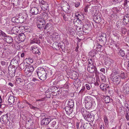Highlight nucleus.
Segmentation results:
<instances>
[{
	"mask_svg": "<svg viewBox=\"0 0 129 129\" xmlns=\"http://www.w3.org/2000/svg\"><path fill=\"white\" fill-rule=\"evenodd\" d=\"M39 11L37 8L36 7H33L31 8L30 12L33 15H37Z\"/></svg>",
	"mask_w": 129,
	"mask_h": 129,
	"instance_id": "nucleus-24",
	"label": "nucleus"
},
{
	"mask_svg": "<svg viewBox=\"0 0 129 129\" xmlns=\"http://www.w3.org/2000/svg\"><path fill=\"white\" fill-rule=\"evenodd\" d=\"M107 85L104 84L103 83L100 85V88L102 90L104 91H106L107 90L106 88Z\"/></svg>",
	"mask_w": 129,
	"mask_h": 129,
	"instance_id": "nucleus-32",
	"label": "nucleus"
},
{
	"mask_svg": "<svg viewBox=\"0 0 129 129\" xmlns=\"http://www.w3.org/2000/svg\"><path fill=\"white\" fill-rule=\"evenodd\" d=\"M32 73L30 72H27L24 71V75L26 77H29L31 75Z\"/></svg>",
	"mask_w": 129,
	"mask_h": 129,
	"instance_id": "nucleus-50",
	"label": "nucleus"
},
{
	"mask_svg": "<svg viewBox=\"0 0 129 129\" xmlns=\"http://www.w3.org/2000/svg\"><path fill=\"white\" fill-rule=\"evenodd\" d=\"M26 37L25 35L23 33L20 34L18 37H17V39L19 41V43L21 42H23L25 40Z\"/></svg>",
	"mask_w": 129,
	"mask_h": 129,
	"instance_id": "nucleus-12",
	"label": "nucleus"
},
{
	"mask_svg": "<svg viewBox=\"0 0 129 129\" xmlns=\"http://www.w3.org/2000/svg\"><path fill=\"white\" fill-rule=\"evenodd\" d=\"M9 76L11 78L13 77L15 75V73L9 71Z\"/></svg>",
	"mask_w": 129,
	"mask_h": 129,
	"instance_id": "nucleus-48",
	"label": "nucleus"
},
{
	"mask_svg": "<svg viewBox=\"0 0 129 129\" xmlns=\"http://www.w3.org/2000/svg\"><path fill=\"white\" fill-rule=\"evenodd\" d=\"M111 43H112V44L113 43H114V44L115 46L116 47H117L118 49V47H119V44L118 43H117L115 42V41H113V40H111Z\"/></svg>",
	"mask_w": 129,
	"mask_h": 129,
	"instance_id": "nucleus-55",
	"label": "nucleus"
},
{
	"mask_svg": "<svg viewBox=\"0 0 129 129\" xmlns=\"http://www.w3.org/2000/svg\"><path fill=\"white\" fill-rule=\"evenodd\" d=\"M103 119L105 125H108L109 123V121L106 115H104Z\"/></svg>",
	"mask_w": 129,
	"mask_h": 129,
	"instance_id": "nucleus-43",
	"label": "nucleus"
},
{
	"mask_svg": "<svg viewBox=\"0 0 129 129\" xmlns=\"http://www.w3.org/2000/svg\"><path fill=\"white\" fill-rule=\"evenodd\" d=\"M111 80L113 82L116 83V84H118L120 83L121 81V78L118 75H115L112 76L111 77Z\"/></svg>",
	"mask_w": 129,
	"mask_h": 129,
	"instance_id": "nucleus-3",
	"label": "nucleus"
},
{
	"mask_svg": "<svg viewBox=\"0 0 129 129\" xmlns=\"http://www.w3.org/2000/svg\"><path fill=\"white\" fill-rule=\"evenodd\" d=\"M73 108H72L71 107L67 106L65 108V110L67 114L70 115L72 112Z\"/></svg>",
	"mask_w": 129,
	"mask_h": 129,
	"instance_id": "nucleus-23",
	"label": "nucleus"
},
{
	"mask_svg": "<svg viewBox=\"0 0 129 129\" xmlns=\"http://www.w3.org/2000/svg\"><path fill=\"white\" fill-rule=\"evenodd\" d=\"M51 126L54 129H57V124H56V121H53L51 124Z\"/></svg>",
	"mask_w": 129,
	"mask_h": 129,
	"instance_id": "nucleus-38",
	"label": "nucleus"
},
{
	"mask_svg": "<svg viewBox=\"0 0 129 129\" xmlns=\"http://www.w3.org/2000/svg\"><path fill=\"white\" fill-rule=\"evenodd\" d=\"M122 33L123 34H125L126 33L127 31V30L125 28H122Z\"/></svg>",
	"mask_w": 129,
	"mask_h": 129,
	"instance_id": "nucleus-64",
	"label": "nucleus"
},
{
	"mask_svg": "<svg viewBox=\"0 0 129 129\" xmlns=\"http://www.w3.org/2000/svg\"><path fill=\"white\" fill-rule=\"evenodd\" d=\"M10 116V113H7L6 114L2 115L0 118V120L4 123L7 122L9 120Z\"/></svg>",
	"mask_w": 129,
	"mask_h": 129,
	"instance_id": "nucleus-5",
	"label": "nucleus"
},
{
	"mask_svg": "<svg viewBox=\"0 0 129 129\" xmlns=\"http://www.w3.org/2000/svg\"><path fill=\"white\" fill-rule=\"evenodd\" d=\"M90 86H91V85L90 84H87L85 85L86 87V89L88 90H89L90 89Z\"/></svg>",
	"mask_w": 129,
	"mask_h": 129,
	"instance_id": "nucleus-54",
	"label": "nucleus"
},
{
	"mask_svg": "<svg viewBox=\"0 0 129 129\" xmlns=\"http://www.w3.org/2000/svg\"><path fill=\"white\" fill-rule=\"evenodd\" d=\"M2 49H0V57H4V56L3 55L4 54V53H3V49H2Z\"/></svg>",
	"mask_w": 129,
	"mask_h": 129,
	"instance_id": "nucleus-58",
	"label": "nucleus"
},
{
	"mask_svg": "<svg viewBox=\"0 0 129 129\" xmlns=\"http://www.w3.org/2000/svg\"><path fill=\"white\" fill-rule=\"evenodd\" d=\"M81 112L85 119L89 113V112L87 111L86 109L85 110L84 108H82L81 109Z\"/></svg>",
	"mask_w": 129,
	"mask_h": 129,
	"instance_id": "nucleus-25",
	"label": "nucleus"
},
{
	"mask_svg": "<svg viewBox=\"0 0 129 129\" xmlns=\"http://www.w3.org/2000/svg\"><path fill=\"white\" fill-rule=\"evenodd\" d=\"M45 72H46L44 69L41 67L38 68L36 71V73L37 75L39 74H42Z\"/></svg>",
	"mask_w": 129,
	"mask_h": 129,
	"instance_id": "nucleus-29",
	"label": "nucleus"
},
{
	"mask_svg": "<svg viewBox=\"0 0 129 129\" xmlns=\"http://www.w3.org/2000/svg\"><path fill=\"white\" fill-rule=\"evenodd\" d=\"M75 6L76 7H77L79 6L80 5V3L79 2H78L74 3Z\"/></svg>",
	"mask_w": 129,
	"mask_h": 129,
	"instance_id": "nucleus-62",
	"label": "nucleus"
},
{
	"mask_svg": "<svg viewBox=\"0 0 129 129\" xmlns=\"http://www.w3.org/2000/svg\"><path fill=\"white\" fill-rule=\"evenodd\" d=\"M82 23L81 22L80 23V24H81V25L79 26L78 29V31H82L83 32V31L82 30Z\"/></svg>",
	"mask_w": 129,
	"mask_h": 129,
	"instance_id": "nucleus-59",
	"label": "nucleus"
},
{
	"mask_svg": "<svg viewBox=\"0 0 129 129\" xmlns=\"http://www.w3.org/2000/svg\"><path fill=\"white\" fill-rule=\"evenodd\" d=\"M52 27V25L50 23H49L46 24L44 28L45 30L46 29L48 30L51 27Z\"/></svg>",
	"mask_w": 129,
	"mask_h": 129,
	"instance_id": "nucleus-39",
	"label": "nucleus"
},
{
	"mask_svg": "<svg viewBox=\"0 0 129 129\" xmlns=\"http://www.w3.org/2000/svg\"><path fill=\"white\" fill-rule=\"evenodd\" d=\"M18 18L19 19L20 23H22L26 20L27 17V15L25 13L19 14L18 16Z\"/></svg>",
	"mask_w": 129,
	"mask_h": 129,
	"instance_id": "nucleus-8",
	"label": "nucleus"
},
{
	"mask_svg": "<svg viewBox=\"0 0 129 129\" xmlns=\"http://www.w3.org/2000/svg\"><path fill=\"white\" fill-rule=\"evenodd\" d=\"M123 22H121V21H117L116 23V26L118 28H122L123 27L122 25L123 24Z\"/></svg>",
	"mask_w": 129,
	"mask_h": 129,
	"instance_id": "nucleus-37",
	"label": "nucleus"
},
{
	"mask_svg": "<svg viewBox=\"0 0 129 129\" xmlns=\"http://www.w3.org/2000/svg\"><path fill=\"white\" fill-rule=\"evenodd\" d=\"M61 16L63 17V19L65 21H67L68 20V15L67 14H64L63 13L61 14Z\"/></svg>",
	"mask_w": 129,
	"mask_h": 129,
	"instance_id": "nucleus-44",
	"label": "nucleus"
},
{
	"mask_svg": "<svg viewBox=\"0 0 129 129\" xmlns=\"http://www.w3.org/2000/svg\"><path fill=\"white\" fill-rule=\"evenodd\" d=\"M125 108L126 109L125 111L126 112V113H129V108L128 107L126 106L125 107Z\"/></svg>",
	"mask_w": 129,
	"mask_h": 129,
	"instance_id": "nucleus-63",
	"label": "nucleus"
},
{
	"mask_svg": "<svg viewBox=\"0 0 129 129\" xmlns=\"http://www.w3.org/2000/svg\"><path fill=\"white\" fill-rule=\"evenodd\" d=\"M31 43H37L39 44L40 43V41L38 38H34L33 40L31 41Z\"/></svg>",
	"mask_w": 129,
	"mask_h": 129,
	"instance_id": "nucleus-36",
	"label": "nucleus"
},
{
	"mask_svg": "<svg viewBox=\"0 0 129 129\" xmlns=\"http://www.w3.org/2000/svg\"><path fill=\"white\" fill-rule=\"evenodd\" d=\"M125 117L127 120H129V115L128 113H126Z\"/></svg>",
	"mask_w": 129,
	"mask_h": 129,
	"instance_id": "nucleus-61",
	"label": "nucleus"
},
{
	"mask_svg": "<svg viewBox=\"0 0 129 129\" xmlns=\"http://www.w3.org/2000/svg\"><path fill=\"white\" fill-rule=\"evenodd\" d=\"M15 23H20V21L18 18V16H17L16 17H15Z\"/></svg>",
	"mask_w": 129,
	"mask_h": 129,
	"instance_id": "nucleus-57",
	"label": "nucleus"
},
{
	"mask_svg": "<svg viewBox=\"0 0 129 129\" xmlns=\"http://www.w3.org/2000/svg\"><path fill=\"white\" fill-rule=\"evenodd\" d=\"M83 32L86 34L89 33L90 30V25L89 24H85L82 25Z\"/></svg>",
	"mask_w": 129,
	"mask_h": 129,
	"instance_id": "nucleus-6",
	"label": "nucleus"
},
{
	"mask_svg": "<svg viewBox=\"0 0 129 129\" xmlns=\"http://www.w3.org/2000/svg\"><path fill=\"white\" fill-rule=\"evenodd\" d=\"M51 121V119L49 118H44L41 121V124L43 125H47Z\"/></svg>",
	"mask_w": 129,
	"mask_h": 129,
	"instance_id": "nucleus-17",
	"label": "nucleus"
},
{
	"mask_svg": "<svg viewBox=\"0 0 129 129\" xmlns=\"http://www.w3.org/2000/svg\"><path fill=\"white\" fill-rule=\"evenodd\" d=\"M31 48L33 52L34 53L37 54L39 55L41 54V52L39 49L36 46H32Z\"/></svg>",
	"mask_w": 129,
	"mask_h": 129,
	"instance_id": "nucleus-16",
	"label": "nucleus"
},
{
	"mask_svg": "<svg viewBox=\"0 0 129 129\" xmlns=\"http://www.w3.org/2000/svg\"><path fill=\"white\" fill-rule=\"evenodd\" d=\"M16 83L18 84H19L20 83L22 82L23 81V80L20 78H17L16 79Z\"/></svg>",
	"mask_w": 129,
	"mask_h": 129,
	"instance_id": "nucleus-47",
	"label": "nucleus"
},
{
	"mask_svg": "<svg viewBox=\"0 0 129 129\" xmlns=\"http://www.w3.org/2000/svg\"><path fill=\"white\" fill-rule=\"evenodd\" d=\"M39 78L42 80H44L46 78V72L42 74H39L38 75Z\"/></svg>",
	"mask_w": 129,
	"mask_h": 129,
	"instance_id": "nucleus-19",
	"label": "nucleus"
},
{
	"mask_svg": "<svg viewBox=\"0 0 129 129\" xmlns=\"http://www.w3.org/2000/svg\"><path fill=\"white\" fill-rule=\"evenodd\" d=\"M104 100L106 103H109L110 101V98L109 96H106L104 98Z\"/></svg>",
	"mask_w": 129,
	"mask_h": 129,
	"instance_id": "nucleus-46",
	"label": "nucleus"
},
{
	"mask_svg": "<svg viewBox=\"0 0 129 129\" xmlns=\"http://www.w3.org/2000/svg\"><path fill=\"white\" fill-rule=\"evenodd\" d=\"M120 77L122 79H124L126 78L127 77V74L126 73H122L120 74Z\"/></svg>",
	"mask_w": 129,
	"mask_h": 129,
	"instance_id": "nucleus-45",
	"label": "nucleus"
},
{
	"mask_svg": "<svg viewBox=\"0 0 129 129\" xmlns=\"http://www.w3.org/2000/svg\"><path fill=\"white\" fill-rule=\"evenodd\" d=\"M75 16L77 18L78 20H80V21H81V19L83 20L84 19V15L78 12H77L75 13Z\"/></svg>",
	"mask_w": 129,
	"mask_h": 129,
	"instance_id": "nucleus-22",
	"label": "nucleus"
},
{
	"mask_svg": "<svg viewBox=\"0 0 129 129\" xmlns=\"http://www.w3.org/2000/svg\"><path fill=\"white\" fill-rule=\"evenodd\" d=\"M123 23H126V25H128V24H127V23L129 21V15L127 14L124 16H123ZM127 26H128V25H127Z\"/></svg>",
	"mask_w": 129,
	"mask_h": 129,
	"instance_id": "nucleus-30",
	"label": "nucleus"
},
{
	"mask_svg": "<svg viewBox=\"0 0 129 129\" xmlns=\"http://www.w3.org/2000/svg\"><path fill=\"white\" fill-rule=\"evenodd\" d=\"M123 6L122 7L123 8L129 12V1L125 0L123 3Z\"/></svg>",
	"mask_w": 129,
	"mask_h": 129,
	"instance_id": "nucleus-20",
	"label": "nucleus"
},
{
	"mask_svg": "<svg viewBox=\"0 0 129 129\" xmlns=\"http://www.w3.org/2000/svg\"><path fill=\"white\" fill-rule=\"evenodd\" d=\"M38 24L37 27L40 29H42V27H44V25L45 23V21L44 20H40L38 21Z\"/></svg>",
	"mask_w": 129,
	"mask_h": 129,
	"instance_id": "nucleus-15",
	"label": "nucleus"
},
{
	"mask_svg": "<svg viewBox=\"0 0 129 129\" xmlns=\"http://www.w3.org/2000/svg\"><path fill=\"white\" fill-rule=\"evenodd\" d=\"M74 80L73 84L74 86L77 87H80L81 84L80 80L77 78L76 79H74Z\"/></svg>",
	"mask_w": 129,
	"mask_h": 129,
	"instance_id": "nucleus-11",
	"label": "nucleus"
},
{
	"mask_svg": "<svg viewBox=\"0 0 129 129\" xmlns=\"http://www.w3.org/2000/svg\"><path fill=\"white\" fill-rule=\"evenodd\" d=\"M17 67H13V66H9L8 67V71L15 73Z\"/></svg>",
	"mask_w": 129,
	"mask_h": 129,
	"instance_id": "nucleus-31",
	"label": "nucleus"
},
{
	"mask_svg": "<svg viewBox=\"0 0 129 129\" xmlns=\"http://www.w3.org/2000/svg\"><path fill=\"white\" fill-rule=\"evenodd\" d=\"M74 104V102L73 100L70 99L68 101L67 103V105H68V106L71 107L72 108H73Z\"/></svg>",
	"mask_w": 129,
	"mask_h": 129,
	"instance_id": "nucleus-34",
	"label": "nucleus"
},
{
	"mask_svg": "<svg viewBox=\"0 0 129 129\" xmlns=\"http://www.w3.org/2000/svg\"><path fill=\"white\" fill-rule=\"evenodd\" d=\"M85 119L88 121H93L94 120V115L92 114L89 113Z\"/></svg>",
	"mask_w": 129,
	"mask_h": 129,
	"instance_id": "nucleus-14",
	"label": "nucleus"
},
{
	"mask_svg": "<svg viewBox=\"0 0 129 129\" xmlns=\"http://www.w3.org/2000/svg\"><path fill=\"white\" fill-rule=\"evenodd\" d=\"M41 9L44 10H47L49 9V6L48 4L45 2H43L40 5Z\"/></svg>",
	"mask_w": 129,
	"mask_h": 129,
	"instance_id": "nucleus-13",
	"label": "nucleus"
},
{
	"mask_svg": "<svg viewBox=\"0 0 129 129\" xmlns=\"http://www.w3.org/2000/svg\"><path fill=\"white\" fill-rule=\"evenodd\" d=\"M93 60L92 59H90L88 60V67H90L93 65Z\"/></svg>",
	"mask_w": 129,
	"mask_h": 129,
	"instance_id": "nucleus-40",
	"label": "nucleus"
},
{
	"mask_svg": "<svg viewBox=\"0 0 129 129\" xmlns=\"http://www.w3.org/2000/svg\"><path fill=\"white\" fill-rule=\"evenodd\" d=\"M60 48H61L62 50V51L64 52L65 51V50L66 49V47H65V45L64 44H63V45H60Z\"/></svg>",
	"mask_w": 129,
	"mask_h": 129,
	"instance_id": "nucleus-52",
	"label": "nucleus"
},
{
	"mask_svg": "<svg viewBox=\"0 0 129 129\" xmlns=\"http://www.w3.org/2000/svg\"><path fill=\"white\" fill-rule=\"evenodd\" d=\"M29 107H30V109H33L35 110H36L39 109L37 107H34L32 106L31 105Z\"/></svg>",
	"mask_w": 129,
	"mask_h": 129,
	"instance_id": "nucleus-56",
	"label": "nucleus"
},
{
	"mask_svg": "<svg viewBox=\"0 0 129 129\" xmlns=\"http://www.w3.org/2000/svg\"><path fill=\"white\" fill-rule=\"evenodd\" d=\"M19 28L18 26H15L13 27L11 29V32L12 34H17L18 32Z\"/></svg>",
	"mask_w": 129,
	"mask_h": 129,
	"instance_id": "nucleus-27",
	"label": "nucleus"
},
{
	"mask_svg": "<svg viewBox=\"0 0 129 129\" xmlns=\"http://www.w3.org/2000/svg\"><path fill=\"white\" fill-rule=\"evenodd\" d=\"M52 95L54 96H57V92L58 91V88L56 87H52L50 88Z\"/></svg>",
	"mask_w": 129,
	"mask_h": 129,
	"instance_id": "nucleus-21",
	"label": "nucleus"
},
{
	"mask_svg": "<svg viewBox=\"0 0 129 129\" xmlns=\"http://www.w3.org/2000/svg\"><path fill=\"white\" fill-rule=\"evenodd\" d=\"M52 37L54 40L57 41L59 39V35L58 33H55L53 34Z\"/></svg>",
	"mask_w": 129,
	"mask_h": 129,
	"instance_id": "nucleus-33",
	"label": "nucleus"
},
{
	"mask_svg": "<svg viewBox=\"0 0 129 129\" xmlns=\"http://www.w3.org/2000/svg\"><path fill=\"white\" fill-rule=\"evenodd\" d=\"M59 45L58 43L57 42H54L53 44V47L56 50L59 49Z\"/></svg>",
	"mask_w": 129,
	"mask_h": 129,
	"instance_id": "nucleus-35",
	"label": "nucleus"
},
{
	"mask_svg": "<svg viewBox=\"0 0 129 129\" xmlns=\"http://www.w3.org/2000/svg\"><path fill=\"white\" fill-rule=\"evenodd\" d=\"M0 35H1L3 36H6V34L0 29Z\"/></svg>",
	"mask_w": 129,
	"mask_h": 129,
	"instance_id": "nucleus-60",
	"label": "nucleus"
},
{
	"mask_svg": "<svg viewBox=\"0 0 129 129\" xmlns=\"http://www.w3.org/2000/svg\"><path fill=\"white\" fill-rule=\"evenodd\" d=\"M3 40L9 43H11L13 41V39L11 36H3Z\"/></svg>",
	"mask_w": 129,
	"mask_h": 129,
	"instance_id": "nucleus-10",
	"label": "nucleus"
},
{
	"mask_svg": "<svg viewBox=\"0 0 129 129\" xmlns=\"http://www.w3.org/2000/svg\"><path fill=\"white\" fill-rule=\"evenodd\" d=\"M27 63L26 62H23L20 64L19 68L21 70L25 69L28 67Z\"/></svg>",
	"mask_w": 129,
	"mask_h": 129,
	"instance_id": "nucleus-28",
	"label": "nucleus"
},
{
	"mask_svg": "<svg viewBox=\"0 0 129 129\" xmlns=\"http://www.w3.org/2000/svg\"><path fill=\"white\" fill-rule=\"evenodd\" d=\"M27 68H28V70L30 71V72L32 73L34 70L33 67L32 66H28Z\"/></svg>",
	"mask_w": 129,
	"mask_h": 129,
	"instance_id": "nucleus-49",
	"label": "nucleus"
},
{
	"mask_svg": "<svg viewBox=\"0 0 129 129\" xmlns=\"http://www.w3.org/2000/svg\"><path fill=\"white\" fill-rule=\"evenodd\" d=\"M87 70L90 73H94L96 75L98 73L97 69L96 67L93 65L90 66V67H88Z\"/></svg>",
	"mask_w": 129,
	"mask_h": 129,
	"instance_id": "nucleus-7",
	"label": "nucleus"
},
{
	"mask_svg": "<svg viewBox=\"0 0 129 129\" xmlns=\"http://www.w3.org/2000/svg\"><path fill=\"white\" fill-rule=\"evenodd\" d=\"M88 125L87 123L86 124H84L83 126V127L84 129H91V128L90 127H88Z\"/></svg>",
	"mask_w": 129,
	"mask_h": 129,
	"instance_id": "nucleus-53",
	"label": "nucleus"
},
{
	"mask_svg": "<svg viewBox=\"0 0 129 129\" xmlns=\"http://www.w3.org/2000/svg\"><path fill=\"white\" fill-rule=\"evenodd\" d=\"M121 8H112V11L115 13H116L119 11L120 10Z\"/></svg>",
	"mask_w": 129,
	"mask_h": 129,
	"instance_id": "nucleus-41",
	"label": "nucleus"
},
{
	"mask_svg": "<svg viewBox=\"0 0 129 129\" xmlns=\"http://www.w3.org/2000/svg\"><path fill=\"white\" fill-rule=\"evenodd\" d=\"M98 39L101 42V44L104 45L107 41L106 35L104 33H102L101 36L98 37Z\"/></svg>",
	"mask_w": 129,
	"mask_h": 129,
	"instance_id": "nucleus-4",
	"label": "nucleus"
},
{
	"mask_svg": "<svg viewBox=\"0 0 129 129\" xmlns=\"http://www.w3.org/2000/svg\"><path fill=\"white\" fill-rule=\"evenodd\" d=\"M92 98L90 96L86 97L85 99V106L86 108L88 109L92 106Z\"/></svg>",
	"mask_w": 129,
	"mask_h": 129,
	"instance_id": "nucleus-1",
	"label": "nucleus"
},
{
	"mask_svg": "<svg viewBox=\"0 0 129 129\" xmlns=\"http://www.w3.org/2000/svg\"><path fill=\"white\" fill-rule=\"evenodd\" d=\"M20 58L18 56L15 57L12 59L11 62L10 64L13 67H17L19 65L18 62L19 61Z\"/></svg>",
	"mask_w": 129,
	"mask_h": 129,
	"instance_id": "nucleus-2",
	"label": "nucleus"
},
{
	"mask_svg": "<svg viewBox=\"0 0 129 129\" xmlns=\"http://www.w3.org/2000/svg\"><path fill=\"white\" fill-rule=\"evenodd\" d=\"M17 100L16 98L13 95H10L8 99V102L9 104H13V105L15 104Z\"/></svg>",
	"mask_w": 129,
	"mask_h": 129,
	"instance_id": "nucleus-9",
	"label": "nucleus"
},
{
	"mask_svg": "<svg viewBox=\"0 0 129 129\" xmlns=\"http://www.w3.org/2000/svg\"><path fill=\"white\" fill-rule=\"evenodd\" d=\"M15 47L16 49L18 50L21 48L22 46L20 45L19 43H16L15 44Z\"/></svg>",
	"mask_w": 129,
	"mask_h": 129,
	"instance_id": "nucleus-42",
	"label": "nucleus"
},
{
	"mask_svg": "<svg viewBox=\"0 0 129 129\" xmlns=\"http://www.w3.org/2000/svg\"><path fill=\"white\" fill-rule=\"evenodd\" d=\"M101 16L100 15H97L94 16L93 20L97 23H99L101 21Z\"/></svg>",
	"mask_w": 129,
	"mask_h": 129,
	"instance_id": "nucleus-18",
	"label": "nucleus"
},
{
	"mask_svg": "<svg viewBox=\"0 0 129 129\" xmlns=\"http://www.w3.org/2000/svg\"><path fill=\"white\" fill-rule=\"evenodd\" d=\"M117 53L119 56L122 57H123L125 55L124 51L120 48L119 50H118Z\"/></svg>",
	"mask_w": 129,
	"mask_h": 129,
	"instance_id": "nucleus-26",
	"label": "nucleus"
},
{
	"mask_svg": "<svg viewBox=\"0 0 129 129\" xmlns=\"http://www.w3.org/2000/svg\"><path fill=\"white\" fill-rule=\"evenodd\" d=\"M99 129H104V125L103 123H101L99 124Z\"/></svg>",
	"mask_w": 129,
	"mask_h": 129,
	"instance_id": "nucleus-51",
	"label": "nucleus"
}]
</instances>
